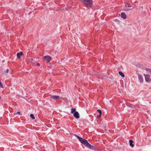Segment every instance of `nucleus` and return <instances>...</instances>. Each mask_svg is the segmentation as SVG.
Wrapping results in <instances>:
<instances>
[{"mask_svg":"<svg viewBox=\"0 0 151 151\" xmlns=\"http://www.w3.org/2000/svg\"><path fill=\"white\" fill-rule=\"evenodd\" d=\"M74 135L78 139L79 141L81 143L83 144L86 147L90 148L91 149L93 150H96L93 146L91 145L88 142L87 140L80 137L76 134H74Z\"/></svg>","mask_w":151,"mask_h":151,"instance_id":"f257e3e1","label":"nucleus"},{"mask_svg":"<svg viewBox=\"0 0 151 151\" xmlns=\"http://www.w3.org/2000/svg\"><path fill=\"white\" fill-rule=\"evenodd\" d=\"M81 1L87 7L92 8L93 6V0H81Z\"/></svg>","mask_w":151,"mask_h":151,"instance_id":"f03ea898","label":"nucleus"},{"mask_svg":"<svg viewBox=\"0 0 151 151\" xmlns=\"http://www.w3.org/2000/svg\"><path fill=\"white\" fill-rule=\"evenodd\" d=\"M45 60L47 61V63H48L51 60V58L49 56H45L43 58Z\"/></svg>","mask_w":151,"mask_h":151,"instance_id":"7ed1b4c3","label":"nucleus"},{"mask_svg":"<svg viewBox=\"0 0 151 151\" xmlns=\"http://www.w3.org/2000/svg\"><path fill=\"white\" fill-rule=\"evenodd\" d=\"M144 75L145 76V80L146 82H151V79L150 78V75L145 74Z\"/></svg>","mask_w":151,"mask_h":151,"instance_id":"20e7f679","label":"nucleus"},{"mask_svg":"<svg viewBox=\"0 0 151 151\" xmlns=\"http://www.w3.org/2000/svg\"><path fill=\"white\" fill-rule=\"evenodd\" d=\"M50 97L52 99L56 100L60 99L59 96L50 95Z\"/></svg>","mask_w":151,"mask_h":151,"instance_id":"39448f33","label":"nucleus"},{"mask_svg":"<svg viewBox=\"0 0 151 151\" xmlns=\"http://www.w3.org/2000/svg\"><path fill=\"white\" fill-rule=\"evenodd\" d=\"M138 78L140 83H142L143 82V78L142 75L140 74H138Z\"/></svg>","mask_w":151,"mask_h":151,"instance_id":"423d86ee","label":"nucleus"},{"mask_svg":"<svg viewBox=\"0 0 151 151\" xmlns=\"http://www.w3.org/2000/svg\"><path fill=\"white\" fill-rule=\"evenodd\" d=\"M79 113L77 112L76 111L74 112L73 114L74 116L77 119H78L79 118Z\"/></svg>","mask_w":151,"mask_h":151,"instance_id":"0eeeda50","label":"nucleus"},{"mask_svg":"<svg viewBox=\"0 0 151 151\" xmlns=\"http://www.w3.org/2000/svg\"><path fill=\"white\" fill-rule=\"evenodd\" d=\"M121 17L124 19H125L126 18V15L124 12L121 13Z\"/></svg>","mask_w":151,"mask_h":151,"instance_id":"6e6552de","label":"nucleus"},{"mask_svg":"<svg viewBox=\"0 0 151 151\" xmlns=\"http://www.w3.org/2000/svg\"><path fill=\"white\" fill-rule=\"evenodd\" d=\"M23 53L22 52H21L20 53H18L17 54V58L18 59L20 58L21 57V56L22 55H23Z\"/></svg>","mask_w":151,"mask_h":151,"instance_id":"1a4fd4ad","label":"nucleus"},{"mask_svg":"<svg viewBox=\"0 0 151 151\" xmlns=\"http://www.w3.org/2000/svg\"><path fill=\"white\" fill-rule=\"evenodd\" d=\"M129 145L130 146H131L132 147H134V144H133V142L132 140H129Z\"/></svg>","mask_w":151,"mask_h":151,"instance_id":"9d476101","label":"nucleus"},{"mask_svg":"<svg viewBox=\"0 0 151 151\" xmlns=\"http://www.w3.org/2000/svg\"><path fill=\"white\" fill-rule=\"evenodd\" d=\"M119 74L122 77H124V74L121 71H119Z\"/></svg>","mask_w":151,"mask_h":151,"instance_id":"9b49d317","label":"nucleus"},{"mask_svg":"<svg viewBox=\"0 0 151 151\" xmlns=\"http://www.w3.org/2000/svg\"><path fill=\"white\" fill-rule=\"evenodd\" d=\"M76 111V109L75 108H72L71 109V113H73L75 112Z\"/></svg>","mask_w":151,"mask_h":151,"instance_id":"f8f14e48","label":"nucleus"},{"mask_svg":"<svg viewBox=\"0 0 151 151\" xmlns=\"http://www.w3.org/2000/svg\"><path fill=\"white\" fill-rule=\"evenodd\" d=\"M97 111L98 112L100 113V115L99 116H101V115L102 112L100 110L98 109L97 110Z\"/></svg>","mask_w":151,"mask_h":151,"instance_id":"ddd939ff","label":"nucleus"},{"mask_svg":"<svg viewBox=\"0 0 151 151\" xmlns=\"http://www.w3.org/2000/svg\"><path fill=\"white\" fill-rule=\"evenodd\" d=\"M33 59L32 58H30L29 59V61L31 63H33L32 61H33Z\"/></svg>","mask_w":151,"mask_h":151,"instance_id":"4468645a","label":"nucleus"},{"mask_svg":"<svg viewBox=\"0 0 151 151\" xmlns=\"http://www.w3.org/2000/svg\"><path fill=\"white\" fill-rule=\"evenodd\" d=\"M30 116L32 118V119H35L34 115L33 114H31L30 115Z\"/></svg>","mask_w":151,"mask_h":151,"instance_id":"2eb2a0df","label":"nucleus"},{"mask_svg":"<svg viewBox=\"0 0 151 151\" xmlns=\"http://www.w3.org/2000/svg\"><path fill=\"white\" fill-rule=\"evenodd\" d=\"M146 70L147 71H149L150 73V74L151 75V69H147Z\"/></svg>","mask_w":151,"mask_h":151,"instance_id":"dca6fc26","label":"nucleus"},{"mask_svg":"<svg viewBox=\"0 0 151 151\" xmlns=\"http://www.w3.org/2000/svg\"><path fill=\"white\" fill-rule=\"evenodd\" d=\"M126 6H127L128 7H131V4L129 3H127L126 4Z\"/></svg>","mask_w":151,"mask_h":151,"instance_id":"f3484780","label":"nucleus"},{"mask_svg":"<svg viewBox=\"0 0 151 151\" xmlns=\"http://www.w3.org/2000/svg\"><path fill=\"white\" fill-rule=\"evenodd\" d=\"M16 114H20V115H21V114H20V112H17L16 113Z\"/></svg>","mask_w":151,"mask_h":151,"instance_id":"a211bd4d","label":"nucleus"},{"mask_svg":"<svg viewBox=\"0 0 151 151\" xmlns=\"http://www.w3.org/2000/svg\"><path fill=\"white\" fill-rule=\"evenodd\" d=\"M127 9V10H127V11H129L131 9Z\"/></svg>","mask_w":151,"mask_h":151,"instance_id":"6ab92c4d","label":"nucleus"},{"mask_svg":"<svg viewBox=\"0 0 151 151\" xmlns=\"http://www.w3.org/2000/svg\"><path fill=\"white\" fill-rule=\"evenodd\" d=\"M9 70H8V69H7V70H6V71H5V72H6V73H8V72H9Z\"/></svg>","mask_w":151,"mask_h":151,"instance_id":"aec40b11","label":"nucleus"},{"mask_svg":"<svg viewBox=\"0 0 151 151\" xmlns=\"http://www.w3.org/2000/svg\"><path fill=\"white\" fill-rule=\"evenodd\" d=\"M37 66H40V64L39 63H37Z\"/></svg>","mask_w":151,"mask_h":151,"instance_id":"412c9836","label":"nucleus"},{"mask_svg":"<svg viewBox=\"0 0 151 151\" xmlns=\"http://www.w3.org/2000/svg\"><path fill=\"white\" fill-rule=\"evenodd\" d=\"M2 86V84H1V82L0 81V86Z\"/></svg>","mask_w":151,"mask_h":151,"instance_id":"4be33fe9","label":"nucleus"},{"mask_svg":"<svg viewBox=\"0 0 151 151\" xmlns=\"http://www.w3.org/2000/svg\"><path fill=\"white\" fill-rule=\"evenodd\" d=\"M150 59L151 60V56H150Z\"/></svg>","mask_w":151,"mask_h":151,"instance_id":"5701e85b","label":"nucleus"}]
</instances>
